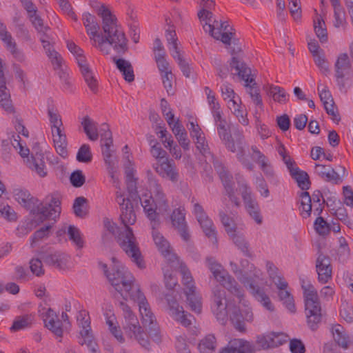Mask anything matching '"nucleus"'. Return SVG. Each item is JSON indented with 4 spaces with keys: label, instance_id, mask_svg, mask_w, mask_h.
Returning a JSON list of instances; mask_svg holds the SVG:
<instances>
[{
    "label": "nucleus",
    "instance_id": "f257e3e1",
    "mask_svg": "<svg viewBox=\"0 0 353 353\" xmlns=\"http://www.w3.org/2000/svg\"><path fill=\"white\" fill-rule=\"evenodd\" d=\"M96 3L97 6H92L102 19L103 31L99 32L100 26L95 16L85 12L82 21L88 34L94 41V46L103 54H109L111 47L119 56L123 55L128 50V40L123 30L118 24L115 15L104 4Z\"/></svg>",
    "mask_w": 353,
    "mask_h": 353
},
{
    "label": "nucleus",
    "instance_id": "f03ea898",
    "mask_svg": "<svg viewBox=\"0 0 353 353\" xmlns=\"http://www.w3.org/2000/svg\"><path fill=\"white\" fill-rule=\"evenodd\" d=\"M112 260V264L109 268L105 263H99L109 282L125 300L130 299L138 303L145 326L155 323L156 319L151 311L149 303L140 290L139 286L134 283V278L131 272L115 258L113 257Z\"/></svg>",
    "mask_w": 353,
    "mask_h": 353
},
{
    "label": "nucleus",
    "instance_id": "7ed1b4c3",
    "mask_svg": "<svg viewBox=\"0 0 353 353\" xmlns=\"http://www.w3.org/2000/svg\"><path fill=\"white\" fill-rule=\"evenodd\" d=\"M16 201L34 215L33 221L39 224L47 219L55 220L61 213V201L57 195L46 197L43 202L38 203L37 199L31 196L26 190L16 189L14 192Z\"/></svg>",
    "mask_w": 353,
    "mask_h": 353
},
{
    "label": "nucleus",
    "instance_id": "20e7f679",
    "mask_svg": "<svg viewBox=\"0 0 353 353\" xmlns=\"http://www.w3.org/2000/svg\"><path fill=\"white\" fill-rule=\"evenodd\" d=\"M121 210L120 219L123 226V230H121L118 235V243L138 268H144L145 265L143 257L133 231L130 227V225H133L136 222V215L130 200H128L126 205Z\"/></svg>",
    "mask_w": 353,
    "mask_h": 353
},
{
    "label": "nucleus",
    "instance_id": "39448f33",
    "mask_svg": "<svg viewBox=\"0 0 353 353\" xmlns=\"http://www.w3.org/2000/svg\"><path fill=\"white\" fill-rule=\"evenodd\" d=\"M141 200L143 210L151 221L153 228L159 225L158 214H163L169 210V203L163 188L156 181H153L151 185V195L145 196V198Z\"/></svg>",
    "mask_w": 353,
    "mask_h": 353
},
{
    "label": "nucleus",
    "instance_id": "423d86ee",
    "mask_svg": "<svg viewBox=\"0 0 353 353\" xmlns=\"http://www.w3.org/2000/svg\"><path fill=\"white\" fill-rule=\"evenodd\" d=\"M217 132L225 148L232 152H236V159L242 165L250 171H252L254 166L253 163L245 157V137L243 132L239 129L234 131L233 137L228 132L227 121L217 123Z\"/></svg>",
    "mask_w": 353,
    "mask_h": 353
},
{
    "label": "nucleus",
    "instance_id": "0eeeda50",
    "mask_svg": "<svg viewBox=\"0 0 353 353\" xmlns=\"http://www.w3.org/2000/svg\"><path fill=\"white\" fill-rule=\"evenodd\" d=\"M301 283L303 290L307 323L311 330H316L322 318L317 291L307 279H301Z\"/></svg>",
    "mask_w": 353,
    "mask_h": 353
},
{
    "label": "nucleus",
    "instance_id": "6e6552de",
    "mask_svg": "<svg viewBox=\"0 0 353 353\" xmlns=\"http://www.w3.org/2000/svg\"><path fill=\"white\" fill-rule=\"evenodd\" d=\"M119 306L123 311L125 319L123 328L126 334L130 337L137 340L139 343L145 349H150V342L147 335L143 332L139 325L136 315L130 307L123 301L119 303Z\"/></svg>",
    "mask_w": 353,
    "mask_h": 353
},
{
    "label": "nucleus",
    "instance_id": "1a4fd4ad",
    "mask_svg": "<svg viewBox=\"0 0 353 353\" xmlns=\"http://www.w3.org/2000/svg\"><path fill=\"white\" fill-rule=\"evenodd\" d=\"M206 265L212 273L214 279L219 282L224 288H226L241 301L244 296L243 289L237 283L236 280L223 269L222 265L217 263L213 257L206 258Z\"/></svg>",
    "mask_w": 353,
    "mask_h": 353
},
{
    "label": "nucleus",
    "instance_id": "9d476101",
    "mask_svg": "<svg viewBox=\"0 0 353 353\" xmlns=\"http://www.w3.org/2000/svg\"><path fill=\"white\" fill-rule=\"evenodd\" d=\"M336 84L341 91L346 90L347 85L353 77V68L350 58L346 53L340 54L334 63Z\"/></svg>",
    "mask_w": 353,
    "mask_h": 353
},
{
    "label": "nucleus",
    "instance_id": "9b49d317",
    "mask_svg": "<svg viewBox=\"0 0 353 353\" xmlns=\"http://www.w3.org/2000/svg\"><path fill=\"white\" fill-rule=\"evenodd\" d=\"M230 65L232 70L234 69L236 70L235 74H237L241 80H243L245 82V85H250V94L253 102L256 105L261 107L263 105V102L258 90L252 88L250 85L254 81L253 78L250 77V68L247 67L246 64L236 57H232Z\"/></svg>",
    "mask_w": 353,
    "mask_h": 353
},
{
    "label": "nucleus",
    "instance_id": "f8f14e48",
    "mask_svg": "<svg viewBox=\"0 0 353 353\" xmlns=\"http://www.w3.org/2000/svg\"><path fill=\"white\" fill-rule=\"evenodd\" d=\"M245 208L250 216L257 224H261L263 218L257 201L252 198V192L247 182L245 180L237 181Z\"/></svg>",
    "mask_w": 353,
    "mask_h": 353
},
{
    "label": "nucleus",
    "instance_id": "ddd939ff",
    "mask_svg": "<svg viewBox=\"0 0 353 353\" xmlns=\"http://www.w3.org/2000/svg\"><path fill=\"white\" fill-rule=\"evenodd\" d=\"M18 149H19L20 155L23 158L26 157V163L30 169L34 170L41 177L46 176L47 172L43 153L37 152L34 155L32 154L30 157H28L30 150L27 147H24L21 144Z\"/></svg>",
    "mask_w": 353,
    "mask_h": 353
},
{
    "label": "nucleus",
    "instance_id": "4468645a",
    "mask_svg": "<svg viewBox=\"0 0 353 353\" xmlns=\"http://www.w3.org/2000/svg\"><path fill=\"white\" fill-rule=\"evenodd\" d=\"M239 281L249 289L254 297L260 302L263 307L269 311L274 310V308L270 297L266 294L263 288L254 284L253 278L245 275L243 278H240Z\"/></svg>",
    "mask_w": 353,
    "mask_h": 353
},
{
    "label": "nucleus",
    "instance_id": "2eb2a0df",
    "mask_svg": "<svg viewBox=\"0 0 353 353\" xmlns=\"http://www.w3.org/2000/svg\"><path fill=\"white\" fill-rule=\"evenodd\" d=\"M165 300L168 303V312L175 321L180 322L181 325L188 327L192 324V321L188 316L192 317L190 314L185 313L182 306H180L174 296L172 294H166Z\"/></svg>",
    "mask_w": 353,
    "mask_h": 353
},
{
    "label": "nucleus",
    "instance_id": "dca6fc26",
    "mask_svg": "<svg viewBox=\"0 0 353 353\" xmlns=\"http://www.w3.org/2000/svg\"><path fill=\"white\" fill-rule=\"evenodd\" d=\"M301 198L300 206L299 208L300 214L304 219L311 216L312 210V203L322 202L323 194L319 190L314 191L312 196L307 191L301 192L299 194Z\"/></svg>",
    "mask_w": 353,
    "mask_h": 353
},
{
    "label": "nucleus",
    "instance_id": "f3484780",
    "mask_svg": "<svg viewBox=\"0 0 353 353\" xmlns=\"http://www.w3.org/2000/svg\"><path fill=\"white\" fill-rule=\"evenodd\" d=\"M101 130L104 131V132L101 134V141H103L101 144V148L105 165L107 167L117 164L118 161L117 158L113 156L114 151L110 149L113 142L112 132L109 130L108 125L105 123L102 125Z\"/></svg>",
    "mask_w": 353,
    "mask_h": 353
},
{
    "label": "nucleus",
    "instance_id": "a211bd4d",
    "mask_svg": "<svg viewBox=\"0 0 353 353\" xmlns=\"http://www.w3.org/2000/svg\"><path fill=\"white\" fill-rule=\"evenodd\" d=\"M229 316L235 329L240 332H245V322H251L253 320V314L250 308L241 310L238 307H234Z\"/></svg>",
    "mask_w": 353,
    "mask_h": 353
},
{
    "label": "nucleus",
    "instance_id": "6ab92c4d",
    "mask_svg": "<svg viewBox=\"0 0 353 353\" xmlns=\"http://www.w3.org/2000/svg\"><path fill=\"white\" fill-rule=\"evenodd\" d=\"M155 171L163 178L176 183L179 179V173L172 160L165 158L162 161H158L156 165L153 166Z\"/></svg>",
    "mask_w": 353,
    "mask_h": 353
},
{
    "label": "nucleus",
    "instance_id": "aec40b11",
    "mask_svg": "<svg viewBox=\"0 0 353 353\" xmlns=\"http://www.w3.org/2000/svg\"><path fill=\"white\" fill-rule=\"evenodd\" d=\"M316 268L319 282L325 283L331 279L332 268L328 256L319 253L316 261Z\"/></svg>",
    "mask_w": 353,
    "mask_h": 353
},
{
    "label": "nucleus",
    "instance_id": "412c9836",
    "mask_svg": "<svg viewBox=\"0 0 353 353\" xmlns=\"http://www.w3.org/2000/svg\"><path fill=\"white\" fill-rule=\"evenodd\" d=\"M152 228L153 240L159 251L169 262L174 263L178 261L177 256L172 252L169 242L160 232L155 230L156 227Z\"/></svg>",
    "mask_w": 353,
    "mask_h": 353
},
{
    "label": "nucleus",
    "instance_id": "4be33fe9",
    "mask_svg": "<svg viewBox=\"0 0 353 353\" xmlns=\"http://www.w3.org/2000/svg\"><path fill=\"white\" fill-rule=\"evenodd\" d=\"M45 327L50 330L57 336H63L62 323L58 319L56 312L51 308H48L45 313L42 314Z\"/></svg>",
    "mask_w": 353,
    "mask_h": 353
},
{
    "label": "nucleus",
    "instance_id": "5701e85b",
    "mask_svg": "<svg viewBox=\"0 0 353 353\" xmlns=\"http://www.w3.org/2000/svg\"><path fill=\"white\" fill-rule=\"evenodd\" d=\"M288 336L283 332H272L258 338L257 342L263 349L278 347L287 341Z\"/></svg>",
    "mask_w": 353,
    "mask_h": 353
},
{
    "label": "nucleus",
    "instance_id": "b1692460",
    "mask_svg": "<svg viewBox=\"0 0 353 353\" xmlns=\"http://www.w3.org/2000/svg\"><path fill=\"white\" fill-rule=\"evenodd\" d=\"M171 221L183 240L188 242L190 236L185 222V214L180 209H175L171 214Z\"/></svg>",
    "mask_w": 353,
    "mask_h": 353
},
{
    "label": "nucleus",
    "instance_id": "393cba45",
    "mask_svg": "<svg viewBox=\"0 0 353 353\" xmlns=\"http://www.w3.org/2000/svg\"><path fill=\"white\" fill-rule=\"evenodd\" d=\"M278 290V296L279 300L283 302L285 307L291 312H296V307L294 298L290 292L288 290V283L285 280L276 285Z\"/></svg>",
    "mask_w": 353,
    "mask_h": 353
},
{
    "label": "nucleus",
    "instance_id": "a878e982",
    "mask_svg": "<svg viewBox=\"0 0 353 353\" xmlns=\"http://www.w3.org/2000/svg\"><path fill=\"white\" fill-rule=\"evenodd\" d=\"M220 353H253V348L249 342L235 339L230 341Z\"/></svg>",
    "mask_w": 353,
    "mask_h": 353
},
{
    "label": "nucleus",
    "instance_id": "bb28decb",
    "mask_svg": "<svg viewBox=\"0 0 353 353\" xmlns=\"http://www.w3.org/2000/svg\"><path fill=\"white\" fill-rule=\"evenodd\" d=\"M184 294L190 310L196 314H200L202 310L201 296L196 291V286L192 285L188 289H184Z\"/></svg>",
    "mask_w": 353,
    "mask_h": 353
},
{
    "label": "nucleus",
    "instance_id": "cd10ccee",
    "mask_svg": "<svg viewBox=\"0 0 353 353\" xmlns=\"http://www.w3.org/2000/svg\"><path fill=\"white\" fill-rule=\"evenodd\" d=\"M79 67L87 85L93 93L96 94L98 91V81L90 69L86 59H83L82 57L80 58Z\"/></svg>",
    "mask_w": 353,
    "mask_h": 353
},
{
    "label": "nucleus",
    "instance_id": "c85d7f7f",
    "mask_svg": "<svg viewBox=\"0 0 353 353\" xmlns=\"http://www.w3.org/2000/svg\"><path fill=\"white\" fill-rule=\"evenodd\" d=\"M65 233L68 234L69 239L77 248L81 249L84 246L82 234L78 228L73 225H70L68 227L64 226L57 232V235L61 236Z\"/></svg>",
    "mask_w": 353,
    "mask_h": 353
},
{
    "label": "nucleus",
    "instance_id": "c756f323",
    "mask_svg": "<svg viewBox=\"0 0 353 353\" xmlns=\"http://www.w3.org/2000/svg\"><path fill=\"white\" fill-rule=\"evenodd\" d=\"M53 142L57 152L62 157H65L68 154L67 151V138L65 134L61 128L52 130Z\"/></svg>",
    "mask_w": 353,
    "mask_h": 353
},
{
    "label": "nucleus",
    "instance_id": "7c9ffc66",
    "mask_svg": "<svg viewBox=\"0 0 353 353\" xmlns=\"http://www.w3.org/2000/svg\"><path fill=\"white\" fill-rule=\"evenodd\" d=\"M315 172L325 181L332 182L335 184L341 181L339 174L330 166L316 164Z\"/></svg>",
    "mask_w": 353,
    "mask_h": 353
},
{
    "label": "nucleus",
    "instance_id": "2f4dec72",
    "mask_svg": "<svg viewBox=\"0 0 353 353\" xmlns=\"http://www.w3.org/2000/svg\"><path fill=\"white\" fill-rule=\"evenodd\" d=\"M117 69L122 73L124 79L130 83L134 80L133 68L129 61L121 58L112 57Z\"/></svg>",
    "mask_w": 353,
    "mask_h": 353
},
{
    "label": "nucleus",
    "instance_id": "473e14b6",
    "mask_svg": "<svg viewBox=\"0 0 353 353\" xmlns=\"http://www.w3.org/2000/svg\"><path fill=\"white\" fill-rule=\"evenodd\" d=\"M117 69L122 73L124 79L130 83L134 80L133 68L129 61L121 58L112 57Z\"/></svg>",
    "mask_w": 353,
    "mask_h": 353
},
{
    "label": "nucleus",
    "instance_id": "72a5a7b5",
    "mask_svg": "<svg viewBox=\"0 0 353 353\" xmlns=\"http://www.w3.org/2000/svg\"><path fill=\"white\" fill-rule=\"evenodd\" d=\"M213 165L217 171L219 178L224 186L225 192L234 188V182L232 176L228 172L221 162L218 160H214Z\"/></svg>",
    "mask_w": 353,
    "mask_h": 353
},
{
    "label": "nucleus",
    "instance_id": "f704fd0d",
    "mask_svg": "<svg viewBox=\"0 0 353 353\" xmlns=\"http://www.w3.org/2000/svg\"><path fill=\"white\" fill-rule=\"evenodd\" d=\"M200 224L203 232L208 238L211 239L214 243H217L216 231L215 226L211 219L207 215L202 218L196 219Z\"/></svg>",
    "mask_w": 353,
    "mask_h": 353
},
{
    "label": "nucleus",
    "instance_id": "c9c22d12",
    "mask_svg": "<svg viewBox=\"0 0 353 353\" xmlns=\"http://www.w3.org/2000/svg\"><path fill=\"white\" fill-rule=\"evenodd\" d=\"M0 105L8 112H14V108L10 99V94L6 87V80L3 79H0Z\"/></svg>",
    "mask_w": 353,
    "mask_h": 353
},
{
    "label": "nucleus",
    "instance_id": "e433bc0d",
    "mask_svg": "<svg viewBox=\"0 0 353 353\" xmlns=\"http://www.w3.org/2000/svg\"><path fill=\"white\" fill-rule=\"evenodd\" d=\"M81 125L88 138L91 141H97L99 138L98 124L88 116L83 118Z\"/></svg>",
    "mask_w": 353,
    "mask_h": 353
},
{
    "label": "nucleus",
    "instance_id": "4c0bfd02",
    "mask_svg": "<svg viewBox=\"0 0 353 353\" xmlns=\"http://www.w3.org/2000/svg\"><path fill=\"white\" fill-rule=\"evenodd\" d=\"M290 174L292 178L296 182L299 188L302 190H307L310 188L311 182L309 175L306 172L296 168L293 171H291Z\"/></svg>",
    "mask_w": 353,
    "mask_h": 353
},
{
    "label": "nucleus",
    "instance_id": "58836bf2",
    "mask_svg": "<svg viewBox=\"0 0 353 353\" xmlns=\"http://www.w3.org/2000/svg\"><path fill=\"white\" fill-rule=\"evenodd\" d=\"M235 245L243 252V254L249 258L252 257V253L250 251L249 243L245 239L243 234L234 232L233 234H228Z\"/></svg>",
    "mask_w": 353,
    "mask_h": 353
},
{
    "label": "nucleus",
    "instance_id": "ea45409f",
    "mask_svg": "<svg viewBox=\"0 0 353 353\" xmlns=\"http://www.w3.org/2000/svg\"><path fill=\"white\" fill-rule=\"evenodd\" d=\"M333 338L335 342L341 347L347 349L349 347L348 336L341 325H335L332 328Z\"/></svg>",
    "mask_w": 353,
    "mask_h": 353
},
{
    "label": "nucleus",
    "instance_id": "a19ab883",
    "mask_svg": "<svg viewBox=\"0 0 353 353\" xmlns=\"http://www.w3.org/2000/svg\"><path fill=\"white\" fill-rule=\"evenodd\" d=\"M241 276H239L238 279L243 278L245 275L250 278L259 279L262 274L261 270L256 268L254 264L250 263L247 259L241 261Z\"/></svg>",
    "mask_w": 353,
    "mask_h": 353
},
{
    "label": "nucleus",
    "instance_id": "79ce46f5",
    "mask_svg": "<svg viewBox=\"0 0 353 353\" xmlns=\"http://www.w3.org/2000/svg\"><path fill=\"white\" fill-rule=\"evenodd\" d=\"M34 320L31 314H26L16 317L10 327L11 331L17 332L30 327Z\"/></svg>",
    "mask_w": 353,
    "mask_h": 353
},
{
    "label": "nucleus",
    "instance_id": "37998d69",
    "mask_svg": "<svg viewBox=\"0 0 353 353\" xmlns=\"http://www.w3.org/2000/svg\"><path fill=\"white\" fill-rule=\"evenodd\" d=\"M216 340L213 334H208L199 344L201 353H212L216 348Z\"/></svg>",
    "mask_w": 353,
    "mask_h": 353
},
{
    "label": "nucleus",
    "instance_id": "c03bdc74",
    "mask_svg": "<svg viewBox=\"0 0 353 353\" xmlns=\"http://www.w3.org/2000/svg\"><path fill=\"white\" fill-rule=\"evenodd\" d=\"M88 331H83V336L79 339V343L81 345H85L91 353H100V350L92 334H88Z\"/></svg>",
    "mask_w": 353,
    "mask_h": 353
},
{
    "label": "nucleus",
    "instance_id": "a18cd8bd",
    "mask_svg": "<svg viewBox=\"0 0 353 353\" xmlns=\"http://www.w3.org/2000/svg\"><path fill=\"white\" fill-rule=\"evenodd\" d=\"M269 92L273 99L279 103H286L289 100V94L281 87L272 85Z\"/></svg>",
    "mask_w": 353,
    "mask_h": 353
},
{
    "label": "nucleus",
    "instance_id": "49530a36",
    "mask_svg": "<svg viewBox=\"0 0 353 353\" xmlns=\"http://www.w3.org/2000/svg\"><path fill=\"white\" fill-rule=\"evenodd\" d=\"M87 201V199L83 196H79L75 199L72 208L77 216L84 218L88 214V210L85 206Z\"/></svg>",
    "mask_w": 353,
    "mask_h": 353
},
{
    "label": "nucleus",
    "instance_id": "de8ad7c7",
    "mask_svg": "<svg viewBox=\"0 0 353 353\" xmlns=\"http://www.w3.org/2000/svg\"><path fill=\"white\" fill-rule=\"evenodd\" d=\"M224 287L216 286L212 290V304L211 307L221 305V304L227 303L226 294L223 289Z\"/></svg>",
    "mask_w": 353,
    "mask_h": 353
},
{
    "label": "nucleus",
    "instance_id": "09e8293b",
    "mask_svg": "<svg viewBox=\"0 0 353 353\" xmlns=\"http://www.w3.org/2000/svg\"><path fill=\"white\" fill-rule=\"evenodd\" d=\"M51 228L52 225H48L34 232L30 238L31 247H35L36 244L39 241L43 240L45 238H47L49 236L50 230Z\"/></svg>",
    "mask_w": 353,
    "mask_h": 353
},
{
    "label": "nucleus",
    "instance_id": "8fccbe9b",
    "mask_svg": "<svg viewBox=\"0 0 353 353\" xmlns=\"http://www.w3.org/2000/svg\"><path fill=\"white\" fill-rule=\"evenodd\" d=\"M266 270L270 279L276 285L285 281L284 278L279 274V269L271 261L266 262Z\"/></svg>",
    "mask_w": 353,
    "mask_h": 353
},
{
    "label": "nucleus",
    "instance_id": "3c124183",
    "mask_svg": "<svg viewBox=\"0 0 353 353\" xmlns=\"http://www.w3.org/2000/svg\"><path fill=\"white\" fill-rule=\"evenodd\" d=\"M219 216L221 223L223 224L225 230L227 234H233L236 230V226L234 223V221L232 218L228 216L225 212L223 210H219Z\"/></svg>",
    "mask_w": 353,
    "mask_h": 353
},
{
    "label": "nucleus",
    "instance_id": "603ef678",
    "mask_svg": "<svg viewBox=\"0 0 353 353\" xmlns=\"http://www.w3.org/2000/svg\"><path fill=\"white\" fill-rule=\"evenodd\" d=\"M227 303L221 304V305H218L216 307H211L212 311L215 316L217 321L222 325L225 324L228 320V310H227Z\"/></svg>",
    "mask_w": 353,
    "mask_h": 353
},
{
    "label": "nucleus",
    "instance_id": "864d4df0",
    "mask_svg": "<svg viewBox=\"0 0 353 353\" xmlns=\"http://www.w3.org/2000/svg\"><path fill=\"white\" fill-rule=\"evenodd\" d=\"M314 30L317 37L319 40L323 43L327 41V30L325 28V22L323 19L320 17L317 19V21H314Z\"/></svg>",
    "mask_w": 353,
    "mask_h": 353
},
{
    "label": "nucleus",
    "instance_id": "5fc2aeb1",
    "mask_svg": "<svg viewBox=\"0 0 353 353\" xmlns=\"http://www.w3.org/2000/svg\"><path fill=\"white\" fill-rule=\"evenodd\" d=\"M92 154L88 144H83L77 154V160L81 163H88L91 162Z\"/></svg>",
    "mask_w": 353,
    "mask_h": 353
},
{
    "label": "nucleus",
    "instance_id": "6e6d98bb",
    "mask_svg": "<svg viewBox=\"0 0 353 353\" xmlns=\"http://www.w3.org/2000/svg\"><path fill=\"white\" fill-rule=\"evenodd\" d=\"M314 228L319 234L323 236L328 234L331 230V226L322 216L316 219Z\"/></svg>",
    "mask_w": 353,
    "mask_h": 353
},
{
    "label": "nucleus",
    "instance_id": "4d7b16f0",
    "mask_svg": "<svg viewBox=\"0 0 353 353\" xmlns=\"http://www.w3.org/2000/svg\"><path fill=\"white\" fill-rule=\"evenodd\" d=\"M196 148L200 151V152L205 157H210L212 162L213 163L214 160H216L214 155L211 153L210 150V148L206 141L205 137L204 136L196 139Z\"/></svg>",
    "mask_w": 353,
    "mask_h": 353
},
{
    "label": "nucleus",
    "instance_id": "13d9d810",
    "mask_svg": "<svg viewBox=\"0 0 353 353\" xmlns=\"http://www.w3.org/2000/svg\"><path fill=\"white\" fill-rule=\"evenodd\" d=\"M5 47L17 61L23 63L26 61V57L25 53L21 49H19L17 47V44L15 41Z\"/></svg>",
    "mask_w": 353,
    "mask_h": 353
},
{
    "label": "nucleus",
    "instance_id": "bf43d9fd",
    "mask_svg": "<svg viewBox=\"0 0 353 353\" xmlns=\"http://www.w3.org/2000/svg\"><path fill=\"white\" fill-rule=\"evenodd\" d=\"M165 37L169 45L170 53L180 52L178 48L177 37L174 30L168 29L165 31Z\"/></svg>",
    "mask_w": 353,
    "mask_h": 353
},
{
    "label": "nucleus",
    "instance_id": "052dcab7",
    "mask_svg": "<svg viewBox=\"0 0 353 353\" xmlns=\"http://www.w3.org/2000/svg\"><path fill=\"white\" fill-rule=\"evenodd\" d=\"M315 64L319 68L320 71L327 75L330 72L329 64L325 57L323 51L321 50V54L313 57Z\"/></svg>",
    "mask_w": 353,
    "mask_h": 353
},
{
    "label": "nucleus",
    "instance_id": "680f3d73",
    "mask_svg": "<svg viewBox=\"0 0 353 353\" xmlns=\"http://www.w3.org/2000/svg\"><path fill=\"white\" fill-rule=\"evenodd\" d=\"M165 52L155 53L154 59L161 74H165L166 72H172L169 69V63L166 61Z\"/></svg>",
    "mask_w": 353,
    "mask_h": 353
},
{
    "label": "nucleus",
    "instance_id": "e2e57ef3",
    "mask_svg": "<svg viewBox=\"0 0 353 353\" xmlns=\"http://www.w3.org/2000/svg\"><path fill=\"white\" fill-rule=\"evenodd\" d=\"M172 56L178 63L183 75L186 77H190L191 68L188 63L183 58L180 52L172 53Z\"/></svg>",
    "mask_w": 353,
    "mask_h": 353
},
{
    "label": "nucleus",
    "instance_id": "0e129e2a",
    "mask_svg": "<svg viewBox=\"0 0 353 353\" xmlns=\"http://www.w3.org/2000/svg\"><path fill=\"white\" fill-rule=\"evenodd\" d=\"M180 273L182 276V283L185 286L184 289H188L192 285H194L191 273L185 265L181 263L179 266Z\"/></svg>",
    "mask_w": 353,
    "mask_h": 353
},
{
    "label": "nucleus",
    "instance_id": "69168bd1",
    "mask_svg": "<svg viewBox=\"0 0 353 353\" xmlns=\"http://www.w3.org/2000/svg\"><path fill=\"white\" fill-rule=\"evenodd\" d=\"M28 17L32 26L39 33H45L49 29L48 26H44L43 19L37 13L32 14Z\"/></svg>",
    "mask_w": 353,
    "mask_h": 353
},
{
    "label": "nucleus",
    "instance_id": "338daca9",
    "mask_svg": "<svg viewBox=\"0 0 353 353\" xmlns=\"http://www.w3.org/2000/svg\"><path fill=\"white\" fill-rule=\"evenodd\" d=\"M0 41L4 43L5 46L14 41L6 25L1 20H0Z\"/></svg>",
    "mask_w": 353,
    "mask_h": 353
},
{
    "label": "nucleus",
    "instance_id": "774afa93",
    "mask_svg": "<svg viewBox=\"0 0 353 353\" xmlns=\"http://www.w3.org/2000/svg\"><path fill=\"white\" fill-rule=\"evenodd\" d=\"M71 184L75 188L81 187L85 182V177L81 170L74 171L70 177Z\"/></svg>",
    "mask_w": 353,
    "mask_h": 353
}]
</instances>
